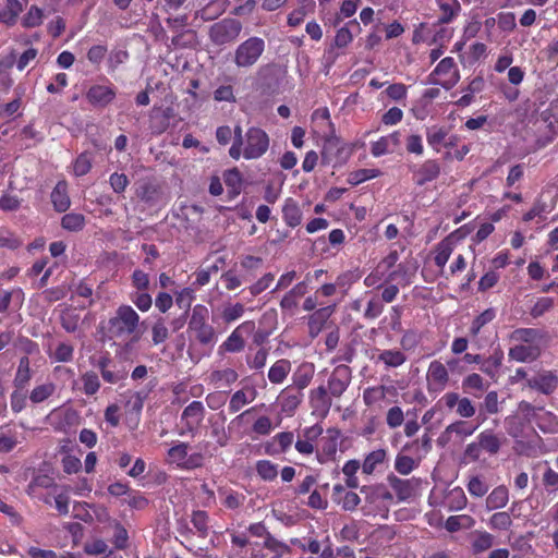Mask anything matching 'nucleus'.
<instances>
[{"instance_id":"15","label":"nucleus","mask_w":558,"mask_h":558,"mask_svg":"<svg viewBox=\"0 0 558 558\" xmlns=\"http://www.w3.org/2000/svg\"><path fill=\"white\" fill-rule=\"evenodd\" d=\"M322 434L323 427L318 424L304 428L294 444L295 450L304 457L313 454L315 442Z\"/></svg>"},{"instance_id":"23","label":"nucleus","mask_w":558,"mask_h":558,"mask_svg":"<svg viewBox=\"0 0 558 558\" xmlns=\"http://www.w3.org/2000/svg\"><path fill=\"white\" fill-rule=\"evenodd\" d=\"M440 12L438 24L452 23L461 12V4L458 0H435Z\"/></svg>"},{"instance_id":"47","label":"nucleus","mask_w":558,"mask_h":558,"mask_svg":"<svg viewBox=\"0 0 558 558\" xmlns=\"http://www.w3.org/2000/svg\"><path fill=\"white\" fill-rule=\"evenodd\" d=\"M511 524V515L506 511L495 512L487 521L488 527L494 531H506Z\"/></svg>"},{"instance_id":"35","label":"nucleus","mask_w":558,"mask_h":558,"mask_svg":"<svg viewBox=\"0 0 558 558\" xmlns=\"http://www.w3.org/2000/svg\"><path fill=\"white\" fill-rule=\"evenodd\" d=\"M51 202L56 210L63 213L70 207V197L68 194V184L64 181H60L54 186L51 193Z\"/></svg>"},{"instance_id":"39","label":"nucleus","mask_w":558,"mask_h":558,"mask_svg":"<svg viewBox=\"0 0 558 558\" xmlns=\"http://www.w3.org/2000/svg\"><path fill=\"white\" fill-rule=\"evenodd\" d=\"M505 424L506 429L510 436L520 438L526 434L525 429L530 423L518 411L517 414L508 416L505 421Z\"/></svg>"},{"instance_id":"13","label":"nucleus","mask_w":558,"mask_h":558,"mask_svg":"<svg viewBox=\"0 0 558 558\" xmlns=\"http://www.w3.org/2000/svg\"><path fill=\"white\" fill-rule=\"evenodd\" d=\"M205 416V408L201 401L191 402L181 414L182 429L180 435L194 434Z\"/></svg>"},{"instance_id":"57","label":"nucleus","mask_w":558,"mask_h":558,"mask_svg":"<svg viewBox=\"0 0 558 558\" xmlns=\"http://www.w3.org/2000/svg\"><path fill=\"white\" fill-rule=\"evenodd\" d=\"M391 272L393 280L398 281L402 287L409 286L412 282V277L414 275V270H410L405 264H396L391 269Z\"/></svg>"},{"instance_id":"3","label":"nucleus","mask_w":558,"mask_h":558,"mask_svg":"<svg viewBox=\"0 0 558 558\" xmlns=\"http://www.w3.org/2000/svg\"><path fill=\"white\" fill-rule=\"evenodd\" d=\"M140 325V315L130 305H121L109 319V330L117 338L135 333Z\"/></svg>"},{"instance_id":"14","label":"nucleus","mask_w":558,"mask_h":558,"mask_svg":"<svg viewBox=\"0 0 558 558\" xmlns=\"http://www.w3.org/2000/svg\"><path fill=\"white\" fill-rule=\"evenodd\" d=\"M70 490L69 486L56 484L49 494L41 498V501L49 506L53 504L59 514L66 515L70 511Z\"/></svg>"},{"instance_id":"30","label":"nucleus","mask_w":558,"mask_h":558,"mask_svg":"<svg viewBox=\"0 0 558 558\" xmlns=\"http://www.w3.org/2000/svg\"><path fill=\"white\" fill-rule=\"evenodd\" d=\"M294 442V435L292 432H281L274 436L271 444L266 447V452L275 454L279 452H287Z\"/></svg>"},{"instance_id":"11","label":"nucleus","mask_w":558,"mask_h":558,"mask_svg":"<svg viewBox=\"0 0 558 558\" xmlns=\"http://www.w3.org/2000/svg\"><path fill=\"white\" fill-rule=\"evenodd\" d=\"M242 31L238 20L226 19L215 23L209 29V37L216 45L222 46L234 41Z\"/></svg>"},{"instance_id":"29","label":"nucleus","mask_w":558,"mask_h":558,"mask_svg":"<svg viewBox=\"0 0 558 558\" xmlns=\"http://www.w3.org/2000/svg\"><path fill=\"white\" fill-rule=\"evenodd\" d=\"M376 362L383 363L387 368H397L407 362V355L398 349L378 350Z\"/></svg>"},{"instance_id":"55","label":"nucleus","mask_w":558,"mask_h":558,"mask_svg":"<svg viewBox=\"0 0 558 558\" xmlns=\"http://www.w3.org/2000/svg\"><path fill=\"white\" fill-rule=\"evenodd\" d=\"M313 368L310 367V366H301L294 374H293V377H292V380H293V385L294 387H296L299 389V391L301 392V390H303L304 388H306L311 380H312V377H313Z\"/></svg>"},{"instance_id":"7","label":"nucleus","mask_w":558,"mask_h":558,"mask_svg":"<svg viewBox=\"0 0 558 558\" xmlns=\"http://www.w3.org/2000/svg\"><path fill=\"white\" fill-rule=\"evenodd\" d=\"M399 259L397 251L390 252L377 266L364 278V284L368 288H381L393 280L391 269Z\"/></svg>"},{"instance_id":"52","label":"nucleus","mask_w":558,"mask_h":558,"mask_svg":"<svg viewBox=\"0 0 558 558\" xmlns=\"http://www.w3.org/2000/svg\"><path fill=\"white\" fill-rule=\"evenodd\" d=\"M349 25H356L359 26V22L356 20L350 21L347 25L340 27L335 36V46L337 48H345L348 47L352 40H353V34L349 29Z\"/></svg>"},{"instance_id":"21","label":"nucleus","mask_w":558,"mask_h":558,"mask_svg":"<svg viewBox=\"0 0 558 558\" xmlns=\"http://www.w3.org/2000/svg\"><path fill=\"white\" fill-rule=\"evenodd\" d=\"M541 354L538 344H519L515 343L509 349V357L515 362L527 363L535 361Z\"/></svg>"},{"instance_id":"16","label":"nucleus","mask_w":558,"mask_h":558,"mask_svg":"<svg viewBox=\"0 0 558 558\" xmlns=\"http://www.w3.org/2000/svg\"><path fill=\"white\" fill-rule=\"evenodd\" d=\"M117 90L112 85L96 84L89 87L86 99L95 107L105 108L113 101Z\"/></svg>"},{"instance_id":"63","label":"nucleus","mask_w":558,"mask_h":558,"mask_svg":"<svg viewBox=\"0 0 558 558\" xmlns=\"http://www.w3.org/2000/svg\"><path fill=\"white\" fill-rule=\"evenodd\" d=\"M278 425L279 423L274 425L270 417L263 415L253 423L252 429L259 436H267Z\"/></svg>"},{"instance_id":"51","label":"nucleus","mask_w":558,"mask_h":558,"mask_svg":"<svg viewBox=\"0 0 558 558\" xmlns=\"http://www.w3.org/2000/svg\"><path fill=\"white\" fill-rule=\"evenodd\" d=\"M462 388L464 391L473 393L474 391H484L487 385L481 375L472 373L463 378Z\"/></svg>"},{"instance_id":"18","label":"nucleus","mask_w":558,"mask_h":558,"mask_svg":"<svg viewBox=\"0 0 558 558\" xmlns=\"http://www.w3.org/2000/svg\"><path fill=\"white\" fill-rule=\"evenodd\" d=\"M351 381V369L347 365L337 366L328 381V388L333 397H340Z\"/></svg>"},{"instance_id":"53","label":"nucleus","mask_w":558,"mask_h":558,"mask_svg":"<svg viewBox=\"0 0 558 558\" xmlns=\"http://www.w3.org/2000/svg\"><path fill=\"white\" fill-rule=\"evenodd\" d=\"M387 388L385 386L368 387L363 391V401L366 405H374L385 399Z\"/></svg>"},{"instance_id":"44","label":"nucleus","mask_w":558,"mask_h":558,"mask_svg":"<svg viewBox=\"0 0 558 558\" xmlns=\"http://www.w3.org/2000/svg\"><path fill=\"white\" fill-rule=\"evenodd\" d=\"M361 463L359 460L352 459L344 463L342 466V473L345 477V486L348 488L354 489L360 485L359 478L356 476L357 471L361 469Z\"/></svg>"},{"instance_id":"58","label":"nucleus","mask_w":558,"mask_h":558,"mask_svg":"<svg viewBox=\"0 0 558 558\" xmlns=\"http://www.w3.org/2000/svg\"><path fill=\"white\" fill-rule=\"evenodd\" d=\"M418 462L413 458L404 454H397L395 460V469L398 473L402 475L410 474L414 469H416Z\"/></svg>"},{"instance_id":"25","label":"nucleus","mask_w":558,"mask_h":558,"mask_svg":"<svg viewBox=\"0 0 558 558\" xmlns=\"http://www.w3.org/2000/svg\"><path fill=\"white\" fill-rule=\"evenodd\" d=\"M302 398L303 395L300 391H294L290 387L283 389L278 397L281 412L292 415L301 403Z\"/></svg>"},{"instance_id":"50","label":"nucleus","mask_w":558,"mask_h":558,"mask_svg":"<svg viewBox=\"0 0 558 558\" xmlns=\"http://www.w3.org/2000/svg\"><path fill=\"white\" fill-rule=\"evenodd\" d=\"M61 226L68 231H80L85 226V217L82 214L69 213L62 217Z\"/></svg>"},{"instance_id":"31","label":"nucleus","mask_w":558,"mask_h":558,"mask_svg":"<svg viewBox=\"0 0 558 558\" xmlns=\"http://www.w3.org/2000/svg\"><path fill=\"white\" fill-rule=\"evenodd\" d=\"M510 340L519 344H538L542 341V333L534 328H519L511 332Z\"/></svg>"},{"instance_id":"42","label":"nucleus","mask_w":558,"mask_h":558,"mask_svg":"<svg viewBox=\"0 0 558 558\" xmlns=\"http://www.w3.org/2000/svg\"><path fill=\"white\" fill-rule=\"evenodd\" d=\"M291 372V362L286 359L275 362L268 371V379L272 384H281Z\"/></svg>"},{"instance_id":"9","label":"nucleus","mask_w":558,"mask_h":558,"mask_svg":"<svg viewBox=\"0 0 558 558\" xmlns=\"http://www.w3.org/2000/svg\"><path fill=\"white\" fill-rule=\"evenodd\" d=\"M459 78V71L450 57L444 58L428 76L430 84L440 85L446 89L452 88Z\"/></svg>"},{"instance_id":"19","label":"nucleus","mask_w":558,"mask_h":558,"mask_svg":"<svg viewBox=\"0 0 558 558\" xmlns=\"http://www.w3.org/2000/svg\"><path fill=\"white\" fill-rule=\"evenodd\" d=\"M388 482L396 493L399 500L404 501L412 498L418 488L420 481L417 478L402 480L396 475H389Z\"/></svg>"},{"instance_id":"54","label":"nucleus","mask_w":558,"mask_h":558,"mask_svg":"<svg viewBox=\"0 0 558 558\" xmlns=\"http://www.w3.org/2000/svg\"><path fill=\"white\" fill-rule=\"evenodd\" d=\"M56 390V386L52 383H46L36 386L29 395V400L33 403H40L47 400Z\"/></svg>"},{"instance_id":"10","label":"nucleus","mask_w":558,"mask_h":558,"mask_svg":"<svg viewBox=\"0 0 558 558\" xmlns=\"http://www.w3.org/2000/svg\"><path fill=\"white\" fill-rule=\"evenodd\" d=\"M450 383L449 369L439 360H434L428 364L426 371V389L429 393L442 392Z\"/></svg>"},{"instance_id":"41","label":"nucleus","mask_w":558,"mask_h":558,"mask_svg":"<svg viewBox=\"0 0 558 558\" xmlns=\"http://www.w3.org/2000/svg\"><path fill=\"white\" fill-rule=\"evenodd\" d=\"M475 523V519L469 514L450 515L445 522V529L450 533H454L460 530H470Z\"/></svg>"},{"instance_id":"64","label":"nucleus","mask_w":558,"mask_h":558,"mask_svg":"<svg viewBox=\"0 0 558 558\" xmlns=\"http://www.w3.org/2000/svg\"><path fill=\"white\" fill-rule=\"evenodd\" d=\"M488 489V484L478 476L471 477L468 483V490L474 497H483Z\"/></svg>"},{"instance_id":"12","label":"nucleus","mask_w":558,"mask_h":558,"mask_svg":"<svg viewBox=\"0 0 558 558\" xmlns=\"http://www.w3.org/2000/svg\"><path fill=\"white\" fill-rule=\"evenodd\" d=\"M256 326L253 320H246L240 324L220 344L218 352L223 354L226 352L234 353L240 352L245 347L244 337L254 332Z\"/></svg>"},{"instance_id":"40","label":"nucleus","mask_w":558,"mask_h":558,"mask_svg":"<svg viewBox=\"0 0 558 558\" xmlns=\"http://www.w3.org/2000/svg\"><path fill=\"white\" fill-rule=\"evenodd\" d=\"M22 10V3L19 0H5L0 10V23L13 25Z\"/></svg>"},{"instance_id":"27","label":"nucleus","mask_w":558,"mask_h":558,"mask_svg":"<svg viewBox=\"0 0 558 558\" xmlns=\"http://www.w3.org/2000/svg\"><path fill=\"white\" fill-rule=\"evenodd\" d=\"M494 544L495 536L487 531L476 530L471 534V549L475 555L490 549Z\"/></svg>"},{"instance_id":"59","label":"nucleus","mask_w":558,"mask_h":558,"mask_svg":"<svg viewBox=\"0 0 558 558\" xmlns=\"http://www.w3.org/2000/svg\"><path fill=\"white\" fill-rule=\"evenodd\" d=\"M257 474L265 481H272L278 475V468L269 460H260L256 463Z\"/></svg>"},{"instance_id":"61","label":"nucleus","mask_w":558,"mask_h":558,"mask_svg":"<svg viewBox=\"0 0 558 558\" xmlns=\"http://www.w3.org/2000/svg\"><path fill=\"white\" fill-rule=\"evenodd\" d=\"M495 311L488 308L484 311L481 315H478L470 327V332L472 336H477L481 331L482 327L492 322L495 318Z\"/></svg>"},{"instance_id":"56","label":"nucleus","mask_w":558,"mask_h":558,"mask_svg":"<svg viewBox=\"0 0 558 558\" xmlns=\"http://www.w3.org/2000/svg\"><path fill=\"white\" fill-rule=\"evenodd\" d=\"M43 22H44V11L36 5H32L22 20L23 26L27 27V28L37 27V26L41 25Z\"/></svg>"},{"instance_id":"8","label":"nucleus","mask_w":558,"mask_h":558,"mask_svg":"<svg viewBox=\"0 0 558 558\" xmlns=\"http://www.w3.org/2000/svg\"><path fill=\"white\" fill-rule=\"evenodd\" d=\"M166 460L179 469L193 470L203 465L204 456L199 452L189 454V445L179 441L168 450Z\"/></svg>"},{"instance_id":"48","label":"nucleus","mask_w":558,"mask_h":558,"mask_svg":"<svg viewBox=\"0 0 558 558\" xmlns=\"http://www.w3.org/2000/svg\"><path fill=\"white\" fill-rule=\"evenodd\" d=\"M380 174L381 172L378 169H359L350 172L347 181L351 185H359L367 180L377 178Z\"/></svg>"},{"instance_id":"45","label":"nucleus","mask_w":558,"mask_h":558,"mask_svg":"<svg viewBox=\"0 0 558 558\" xmlns=\"http://www.w3.org/2000/svg\"><path fill=\"white\" fill-rule=\"evenodd\" d=\"M328 434L329 438L324 444L322 453L317 454V459L320 463H324L326 459L333 457L337 452L340 433L337 429H329Z\"/></svg>"},{"instance_id":"20","label":"nucleus","mask_w":558,"mask_h":558,"mask_svg":"<svg viewBox=\"0 0 558 558\" xmlns=\"http://www.w3.org/2000/svg\"><path fill=\"white\" fill-rule=\"evenodd\" d=\"M480 424L472 425L471 423L466 421H457L451 423L446 427L444 433L438 438V441L440 444H445L451 439V437L454 435L459 438H465L475 433V430L478 428Z\"/></svg>"},{"instance_id":"60","label":"nucleus","mask_w":558,"mask_h":558,"mask_svg":"<svg viewBox=\"0 0 558 558\" xmlns=\"http://www.w3.org/2000/svg\"><path fill=\"white\" fill-rule=\"evenodd\" d=\"M129 53L123 49L112 50L107 59L108 72L113 73L121 64L126 62Z\"/></svg>"},{"instance_id":"33","label":"nucleus","mask_w":558,"mask_h":558,"mask_svg":"<svg viewBox=\"0 0 558 558\" xmlns=\"http://www.w3.org/2000/svg\"><path fill=\"white\" fill-rule=\"evenodd\" d=\"M387 459V450L379 448L376 450L371 451L368 454H366L362 466V472L366 475H371L375 472V470L383 465Z\"/></svg>"},{"instance_id":"2","label":"nucleus","mask_w":558,"mask_h":558,"mask_svg":"<svg viewBox=\"0 0 558 558\" xmlns=\"http://www.w3.org/2000/svg\"><path fill=\"white\" fill-rule=\"evenodd\" d=\"M266 49V43L257 36L248 37L241 43L233 54V62L239 69H247L255 65Z\"/></svg>"},{"instance_id":"28","label":"nucleus","mask_w":558,"mask_h":558,"mask_svg":"<svg viewBox=\"0 0 558 558\" xmlns=\"http://www.w3.org/2000/svg\"><path fill=\"white\" fill-rule=\"evenodd\" d=\"M440 173L439 163L435 160H426L414 174L417 185H424L438 178Z\"/></svg>"},{"instance_id":"4","label":"nucleus","mask_w":558,"mask_h":558,"mask_svg":"<svg viewBox=\"0 0 558 558\" xmlns=\"http://www.w3.org/2000/svg\"><path fill=\"white\" fill-rule=\"evenodd\" d=\"M519 412L529 422H535L543 433H558L557 416L544 408L534 407L526 401L519 403Z\"/></svg>"},{"instance_id":"1","label":"nucleus","mask_w":558,"mask_h":558,"mask_svg":"<svg viewBox=\"0 0 558 558\" xmlns=\"http://www.w3.org/2000/svg\"><path fill=\"white\" fill-rule=\"evenodd\" d=\"M361 493L364 495L362 511L364 515H380L387 518L392 495L384 485L363 486Z\"/></svg>"},{"instance_id":"22","label":"nucleus","mask_w":558,"mask_h":558,"mask_svg":"<svg viewBox=\"0 0 558 558\" xmlns=\"http://www.w3.org/2000/svg\"><path fill=\"white\" fill-rule=\"evenodd\" d=\"M257 397V391L254 387H245L236 390L230 398L229 411L231 413L239 412L245 405L252 403Z\"/></svg>"},{"instance_id":"34","label":"nucleus","mask_w":558,"mask_h":558,"mask_svg":"<svg viewBox=\"0 0 558 558\" xmlns=\"http://www.w3.org/2000/svg\"><path fill=\"white\" fill-rule=\"evenodd\" d=\"M453 250H454V239L452 235H449V236L445 238L444 240H441L437 244L436 250H435V257H434L435 264L439 268H444L446 266L448 259L450 258V255L452 254Z\"/></svg>"},{"instance_id":"5","label":"nucleus","mask_w":558,"mask_h":558,"mask_svg":"<svg viewBox=\"0 0 558 558\" xmlns=\"http://www.w3.org/2000/svg\"><path fill=\"white\" fill-rule=\"evenodd\" d=\"M207 319L208 310L204 305H196L189 322V329L202 344L214 345L217 337L214 327L207 323Z\"/></svg>"},{"instance_id":"43","label":"nucleus","mask_w":558,"mask_h":558,"mask_svg":"<svg viewBox=\"0 0 558 558\" xmlns=\"http://www.w3.org/2000/svg\"><path fill=\"white\" fill-rule=\"evenodd\" d=\"M477 441L482 450L495 454L500 448V439L492 429H485L477 436Z\"/></svg>"},{"instance_id":"49","label":"nucleus","mask_w":558,"mask_h":558,"mask_svg":"<svg viewBox=\"0 0 558 558\" xmlns=\"http://www.w3.org/2000/svg\"><path fill=\"white\" fill-rule=\"evenodd\" d=\"M447 135V130L440 126H432L426 131L428 145L437 151H439L440 146L445 143Z\"/></svg>"},{"instance_id":"62","label":"nucleus","mask_w":558,"mask_h":558,"mask_svg":"<svg viewBox=\"0 0 558 558\" xmlns=\"http://www.w3.org/2000/svg\"><path fill=\"white\" fill-rule=\"evenodd\" d=\"M83 390L86 395H95L100 388L98 375L94 372H86L83 377Z\"/></svg>"},{"instance_id":"37","label":"nucleus","mask_w":558,"mask_h":558,"mask_svg":"<svg viewBox=\"0 0 558 558\" xmlns=\"http://www.w3.org/2000/svg\"><path fill=\"white\" fill-rule=\"evenodd\" d=\"M282 217H283L284 222L289 227L294 228L301 223L302 211H301L299 204L294 199H292V198L286 199L283 208H282Z\"/></svg>"},{"instance_id":"24","label":"nucleus","mask_w":558,"mask_h":558,"mask_svg":"<svg viewBox=\"0 0 558 558\" xmlns=\"http://www.w3.org/2000/svg\"><path fill=\"white\" fill-rule=\"evenodd\" d=\"M56 485L54 480L47 474L35 475L26 487V494L31 498L40 499L45 496L40 494L41 489L51 490Z\"/></svg>"},{"instance_id":"17","label":"nucleus","mask_w":558,"mask_h":558,"mask_svg":"<svg viewBox=\"0 0 558 558\" xmlns=\"http://www.w3.org/2000/svg\"><path fill=\"white\" fill-rule=\"evenodd\" d=\"M401 144L400 131L379 137L377 141L371 143V154L378 158L384 155L393 154Z\"/></svg>"},{"instance_id":"46","label":"nucleus","mask_w":558,"mask_h":558,"mask_svg":"<svg viewBox=\"0 0 558 558\" xmlns=\"http://www.w3.org/2000/svg\"><path fill=\"white\" fill-rule=\"evenodd\" d=\"M245 313V306L242 303H228L221 311V318L226 324H231L240 319Z\"/></svg>"},{"instance_id":"6","label":"nucleus","mask_w":558,"mask_h":558,"mask_svg":"<svg viewBox=\"0 0 558 558\" xmlns=\"http://www.w3.org/2000/svg\"><path fill=\"white\" fill-rule=\"evenodd\" d=\"M269 143V136L263 129L251 126L244 134L241 157L247 160L258 159L267 153Z\"/></svg>"},{"instance_id":"38","label":"nucleus","mask_w":558,"mask_h":558,"mask_svg":"<svg viewBox=\"0 0 558 558\" xmlns=\"http://www.w3.org/2000/svg\"><path fill=\"white\" fill-rule=\"evenodd\" d=\"M509 501V493L506 486H498L487 496L485 504L488 511L501 509Z\"/></svg>"},{"instance_id":"26","label":"nucleus","mask_w":558,"mask_h":558,"mask_svg":"<svg viewBox=\"0 0 558 558\" xmlns=\"http://www.w3.org/2000/svg\"><path fill=\"white\" fill-rule=\"evenodd\" d=\"M558 385L557 377L551 372H544L537 376L529 379V386L542 393H551Z\"/></svg>"},{"instance_id":"32","label":"nucleus","mask_w":558,"mask_h":558,"mask_svg":"<svg viewBox=\"0 0 558 558\" xmlns=\"http://www.w3.org/2000/svg\"><path fill=\"white\" fill-rule=\"evenodd\" d=\"M239 378L238 373L230 367L223 369L213 371L208 377V380L215 387H228L235 383Z\"/></svg>"},{"instance_id":"36","label":"nucleus","mask_w":558,"mask_h":558,"mask_svg":"<svg viewBox=\"0 0 558 558\" xmlns=\"http://www.w3.org/2000/svg\"><path fill=\"white\" fill-rule=\"evenodd\" d=\"M468 499L461 487H453L445 496L444 505L450 511L462 510L466 506Z\"/></svg>"}]
</instances>
